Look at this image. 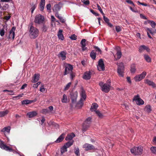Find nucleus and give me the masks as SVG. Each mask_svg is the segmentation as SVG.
I'll return each mask as SVG.
<instances>
[{"mask_svg": "<svg viewBox=\"0 0 156 156\" xmlns=\"http://www.w3.org/2000/svg\"><path fill=\"white\" fill-rule=\"evenodd\" d=\"M109 83H104L102 82H101L99 83V85L100 86L101 90L105 93H108L109 92L110 90L111 87V84L110 81H109L108 80L107 82Z\"/></svg>", "mask_w": 156, "mask_h": 156, "instance_id": "1", "label": "nucleus"}, {"mask_svg": "<svg viewBox=\"0 0 156 156\" xmlns=\"http://www.w3.org/2000/svg\"><path fill=\"white\" fill-rule=\"evenodd\" d=\"M29 32L30 38L33 39H35L38 36L39 33L38 30L33 26L30 27Z\"/></svg>", "mask_w": 156, "mask_h": 156, "instance_id": "2", "label": "nucleus"}, {"mask_svg": "<svg viewBox=\"0 0 156 156\" xmlns=\"http://www.w3.org/2000/svg\"><path fill=\"white\" fill-rule=\"evenodd\" d=\"M131 153L134 155H140L143 151V147L141 146L134 147L130 150Z\"/></svg>", "mask_w": 156, "mask_h": 156, "instance_id": "3", "label": "nucleus"}, {"mask_svg": "<svg viewBox=\"0 0 156 156\" xmlns=\"http://www.w3.org/2000/svg\"><path fill=\"white\" fill-rule=\"evenodd\" d=\"M118 66L117 72L119 76L123 77L124 76V67L123 63L121 62L117 63Z\"/></svg>", "mask_w": 156, "mask_h": 156, "instance_id": "4", "label": "nucleus"}, {"mask_svg": "<svg viewBox=\"0 0 156 156\" xmlns=\"http://www.w3.org/2000/svg\"><path fill=\"white\" fill-rule=\"evenodd\" d=\"M44 20V16L40 14H38L35 16L34 22L36 23L40 24L43 23Z\"/></svg>", "mask_w": 156, "mask_h": 156, "instance_id": "5", "label": "nucleus"}, {"mask_svg": "<svg viewBox=\"0 0 156 156\" xmlns=\"http://www.w3.org/2000/svg\"><path fill=\"white\" fill-rule=\"evenodd\" d=\"M91 119L90 117H88L84 122L83 125L82 130L84 132L86 131L89 127L91 123Z\"/></svg>", "mask_w": 156, "mask_h": 156, "instance_id": "6", "label": "nucleus"}, {"mask_svg": "<svg viewBox=\"0 0 156 156\" xmlns=\"http://www.w3.org/2000/svg\"><path fill=\"white\" fill-rule=\"evenodd\" d=\"M64 68L65 70L63 74L64 76L70 73L71 72H72L73 69V67L72 66L69 64H66Z\"/></svg>", "mask_w": 156, "mask_h": 156, "instance_id": "7", "label": "nucleus"}, {"mask_svg": "<svg viewBox=\"0 0 156 156\" xmlns=\"http://www.w3.org/2000/svg\"><path fill=\"white\" fill-rule=\"evenodd\" d=\"M146 74V72L144 71L141 74L136 76L134 77V79L136 82L140 81L145 77Z\"/></svg>", "mask_w": 156, "mask_h": 156, "instance_id": "8", "label": "nucleus"}, {"mask_svg": "<svg viewBox=\"0 0 156 156\" xmlns=\"http://www.w3.org/2000/svg\"><path fill=\"white\" fill-rule=\"evenodd\" d=\"M98 70L99 71H104L105 70V65L102 59H100L98 62V64L97 66Z\"/></svg>", "mask_w": 156, "mask_h": 156, "instance_id": "9", "label": "nucleus"}, {"mask_svg": "<svg viewBox=\"0 0 156 156\" xmlns=\"http://www.w3.org/2000/svg\"><path fill=\"white\" fill-rule=\"evenodd\" d=\"M0 147L4 150L9 152H12L13 151L12 148H10L9 146H6L4 144V142L0 140Z\"/></svg>", "mask_w": 156, "mask_h": 156, "instance_id": "10", "label": "nucleus"}, {"mask_svg": "<svg viewBox=\"0 0 156 156\" xmlns=\"http://www.w3.org/2000/svg\"><path fill=\"white\" fill-rule=\"evenodd\" d=\"M133 100L136 101V104L138 105H143L144 103V101L140 98L139 95L134 96Z\"/></svg>", "mask_w": 156, "mask_h": 156, "instance_id": "11", "label": "nucleus"}, {"mask_svg": "<svg viewBox=\"0 0 156 156\" xmlns=\"http://www.w3.org/2000/svg\"><path fill=\"white\" fill-rule=\"evenodd\" d=\"M71 98L72 100V103H75L76 101L77 97V93L76 92L73 93L72 92L71 94Z\"/></svg>", "mask_w": 156, "mask_h": 156, "instance_id": "12", "label": "nucleus"}, {"mask_svg": "<svg viewBox=\"0 0 156 156\" xmlns=\"http://www.w3.org/2000/svg\"><path fill=\"white\" fill-rule=\"evenodd\" d=\"M145 50H146L148 52H149L150 51V49L144 45H142L140 46L139 51L140 53H142Z\"/></svg>", "mask_w": 156, "mask_h": 156, "instance_id": "13", "label": "nucleus"}, {"mask_svg": "<svg viewBox=\"0 0 156 156\" xmlns=\"http://www.w3.org/2000/svg\"><path fill=\"white\" fill-rule=\"evenodd\" d=\"M83 147L85 148V150L86 151L93 149L94 148V147L93 145L88 144H84Z\"/></svg>", "mask_w": 156, "mask_h": 156, "instance_id": "14", "label": "nucleus"}, {"mask_svg": "<svg viewBox=\"0 0 156 156\" xmlns=\"http://www.w3.org/2000/svg\"><path fill=\"white\" fill-rule=\"evenodd\" d=\"M91 77V73L90 71L87 72L85 73L83 76V78L86 80L90 79Z\"/></svg>", "mask_w": 156, "mask_h": 156, "instance_id": "15", "label": "nucleus"}, {"mask_svg": "<svg viewBox=\"0 0 156 156\" xmlns=\"http://www.w3.org/2000/svg\"><path fill=\"white\" fill-rule=\"evenodd\" d=\"M16 27H12V29L9 31V38H10L12 37V39H14L15 37V32L14 31L15 30Z\"/></svg>", "mask_w": 156, "mask_h": 156, "instance_id": "16", "label": "nucleus"}, {"mask_svg": "<svg viewBox=\"0 0 156 156\" xmlns=\"http://www.w3.org/2000/svg\"><path fill=\"white\" fill-rule=\"evenodd\" d=\"M86 40L85 39H83L81 40L80 42L83 51H85L87 49V48L85 47L86 46Z\"/></svg>", "mask_w": 156, "mask_h": 156, "instance_id": "17", "label": "nucleus"}, {"mask_svg": "<svg viewBox=\"0 0 156 156\" xmlns=\"http://www.w3.org/2000/svg\"><path fill=\"white\" fill-rule=\"evenodd\" d=\"M67 54L66 52L65 51H61L58 56L61 57L62 59V60L66 59V55Z\"/></svg>", "mask_w": 156, "mask_h": 156, "instance_id": "18", "label": "nucleus"}, {"mask_svg": "<svg viewBox=\"0 0 156 156\" xmlns=\"http://www.w3.org/2000/svg\"><path fill=\"white\" fill-rule=\"evenodd\" d=\"M39 77L40 75L39 74H35L31 80L32 82L33 83L37 82L39 80Z\"/></svg>", "mask_w": 156, "mask_h": 156, "instance_id": "19", "label": "nucleus"}, {"mask_svg": "<svg viewBox=\"0 0 156 156\" xmlns=\"http://www.w3.org/2000/svg\"><path fill=\"white\" fill-rule=\"evenodd\" d=\"M75 136V134L73 133H72L70 134H68L66 137L65 139L66 140H71Z\"/></svg>", "mask_w": 156, "mask_h": 156, "instance_id": "20", "label": "nucleus"}, {"mask_svg": "<svg viewBox=\"0 0 156 156\" xmlns=\"http://www.w3.org/2000/svg\"><path fill=\"white\" fill-rule=\"evenodd\" d=\"M36 100H29L27 99L25 100H23V101H22V105L23 104H26V105H27L29 104H30L33 102H34L36 101Z\"/></svg>", "mask_w": 156, "mask_h": 156, "instance_id": "21", "label": "nucleus"}, {"mask_svg": "<svg viewBox=\"0 0 156 156\" xmlns=\"http://www.w3.org/2000/svg\"><path fill=\"white\" fill-rule=\"evenodd\" d=\"M37 114V113L35 111H32L31 112H30L28 113L27 114V115L29 118H32L35 116Z\"/></svg>", "mask_w": 156, "mask_h": 156, "instance_id": "22", "label": "nucleus"}, {"mask_svg": "<svg viewBox=\"0 0 156 156\" xmlns=\"http://www.w3.org/2000/svg\"><path fill=\"white\" fill-rule=\"evenodd\" d=\"M62 30H60L58 34V36L59 39L63 40L64 39V36L62 34Z\"/></svg>", "mask_w": 156, "mask_h": 156, "instance_id": "23", "label": "nucleus"}, {"mask_svg": "<svg viewBox=\"0 0 156 156\" xmlns=\"http://www.w3.org/2000/svg\"><path fill=\"white\" fill-rule=\"evenodd\" d=\"M98 105L97 103H94L92 104L90 110L92 112L94 111L98 108Z\"/></svg>", "mask_w": 156, "mask_h": 156, "instance_id": "24", "label": "nucleus"}, {"mask_svg": "<svg viewBox=\"0 0 156 156\" xmlns=\"http://www.w3.org/2000/svg\"><path fill=\"white\" fill-rule=\"evenodd\" d=\"M65 136V134H62L55 141L56 143H60L62 142Z\"/></svg>", "mask_w": 156, "mask_h": 156, "instance_id": "25", "label": "nucleus"}, {"mask_svg": "<svg viewBox=\"0 0 156 156\" xmlns=\"http://www.w3.org/2000/svg\"><path fill=\"white\" fill-rule=\"evenodd\" d=\"M145 82L149 86H152L153 87H155V84L152 81H151L148 79L146 80Z\"/></svg>", "mask_w": 156, "mask_h": 156, "instance_id": "26", "label": "nucleus"}, {"mask_svg": "<svg viewBox=\"0 0 156 156\" xmlns=\"http://www.w3.org/2000/svg\"><path fill=\"white\" fill-rule=\"evenodd\" d=\"M45 4V0H41L40 2V10L42 11L44 9Z\"/></svg>", "mask_w": 156, "mask_h": 156, "instance_id": "27", "label": "nucleus"}, {"mask_svg": "<svg viewBox=\"0 0 156 156\" xmlns=\"http://www.w3.org/2000/svg\"><path fill=\"white\" fill-rule=\"evenodd\" d=\"M96 52L94 50H92L90 53V56L94 60H95L96 58Z\"/></svg>", "mask_w": 156, "mask_h": 156, "instance_id": "28", "label": "nucleus"}, {"mask_svg": "<svg viewBox=\"0 0 156 156\" xmlns=\"http://www.w3.org/2000/svg\"><path fill=\"white\" fill-rule=\"evenodd\" d=\"M60 9L59 5L58 4H56L54 5L53 10L54 12H57L60 10Z\"/></svg>", "mask_w": 156, "mask_h": 156, "instance_id": "29", "label": "nucleus"}, {"mask_svg": "<svg viewBox=\"0 0 156 156\" xmlns=\"http://www.w3.org/2000/svg\"><path fill=\"white\" fill-rule=\"evenodd\" d=\"M9 113V111L7 110H6L4 111H1L0 112V117H3L7 114Z\"/></svg>", "mask_w": 156, "mask_h": 156, "instance_id": "30", "label": "nucleus"}, {"mask_svg": "<svg viewBox=\"0 0 156 156\" xmlns=\"http://www.w3.org/2000/svg\"><path fill=\"white\" fill-rule=\"evenodd\" d=\"M144 58L145 60L148 62H151V58L149 55H144Z\"/></svg>", "mask_w": 156, "mask_h": 156, "instance_id": "31", "label": "nucleus"}, {"mask_svg": "<svg viewBox=\"0 0 156 156\" xmlns=\"http://www.w3.org/2000/svg\"><path fill=\"white\" fill-rule=\"evenodd\" d=\"M55 16L59 19L61 22L62 23H64L65 22V21L64 20V19L62 16H59V15L58 12H57L56 13Z\"/></svg>", "mask_w": 156, "mask_h": 156, "instance_id": "32", "label": "nucleus"}, {"mask_svg": "<svg viewBox=\"0 0 156 156\" xmlns=\"http://www.w3.org/2000/svg\"><path fill=\"white\" fill-rule=\"evenodd\" d=\"M116 55L117 56V58H115V59L117 60L119 59L121 57L122 55L121 52L120 51H118Z\"/></svg>", "mask_w": 156, "mask_h": 156, "instance_id": "33", "label": "nucleus"}, {"mask_svg": "<svg viewBox=\"0 0 156 156\" xmlns=\"http://www.w3.org/2000/svg\"><path fill=\"white\" fill-rule=\"evenodd\" d=\"M10 130V126H7L3 128L1 132H6L7 133H9Z\"/></svg>", "mask_w": 156, "mask_h": 156, "instance_id": "34", "label": "nucleus"}, {"mask_svg": "<svg viewBox=\"0 0 156 156\" xmlns=\"http://www.w3.org/2000/svg\"><path fill=\"white\" fill-rule=\"evenodd\" d=\"M94 48L95 49V51L98 53V54H101L102 53V51L100 48L96 46H94Z\"/></svg>", "mask_w": 156, "mask_h": 156, "instance_id": "35", "label": "nucleus"}, {"mask_svg": "<svg viewBox=\"0 0 156 156\" xmlns=\"http://www.w3.org/2000/svg\"><path fill=\"white\" fill-rule=\"evenodd\" d=\"M67 101V96L66 95L64 94L63 95L62 98V103H66Z\"/></svg>", "mask_w": 156, "mask_h": 156, "instance_id": "36", "label": "nucleus"}, {"mask_svg": "<svg viewBox=\"0 0 156 156\" xmlns=\"http://www.w3.org/2000/svg\"><path fill=\"white\" fill-rule=\"evenodd\" d=\"M67 148L64 145L61 148V152L62 154H63V153L67 151Z\"/></svg>", "mask_w": 156, "mask_h": 156, "instance_id": "37", "label": "nucleus"}, {"mask_svg": "<svg viewBox=\"0 0 156 156\" xmlns=\"http://www.w3.org/2000/svg\"><path fill=\"white\" fill-rule=\"evenodd\" d=\"M148 23H150L151 26L153 28H154L155 27L156 25V23L153 21L149 20Z\"/></svg>", "mask_w": 156, "mask_h": 156, "instance_id": "38", "label": "nucleus"}, {"mask_svg": "<svg viewBox=\"0 0 156 156\" xmlns=\"http://www.w3.org/2000/svg\"><path fill=\"white\" fill-rule=\"evenodd\" d=\"M74 153L76 155L79 156L80 155V150L78 148H75Z\"/></svg>", "mask_w": 156, "mask_h": 156, "instance_id": "39", "label": "nucleus"}, {"mask_svg": "<svg viewBox=\"0 0 156 156\" xmlns=\"http://www.w3.org/2000/svg\"><path fill=\"white\" fill-rule=\"evenodd\" d=\"M136 69L134 65H132L131 66L130 71L131 73H134L136 71Z\"/></svg>", "mask_w": 156, "mask_h": 156, "instance_id": "40", "label": "nucleus"}, {"mask_svg": "<svg viewBox=\"0 0 156 156\" xmlns=\"http://www.w3.org/2000/svg\"><path fill=\"white\" fill-rule=\"evenodd\" d=\"M73 144V142L69 141L64 144L67 148L71 146Z\"/></svg>", "mask_w": 156, "mask_h": 156, "instance_id": "41", "label": "nucleus"}, {"mask_svg": "<svg viewBox=\"0 0 156 156\" xmlns=\"http://www.w3.org/2000/svg\"><path fill=\"white\" fill-rule=\"evenodd\" d=\"M145 109L146 111L148 113L150 112L151 111V106L150 105L146 106L145 107Z\"/></svg>", "mask_w": 156, "mask_h": 156, "instance_id": "42", "label": "nucleus"}, {"mask_svg": "<svg viewBox=\"0 0 156 156\" xmlns=\"http://www.w3.org/2000/svg\"><path fill=\"white\" fill-rule=\"evenodd\" d=\"M152 29L147 28L146 29V30L147 31V32H148L149 33H150L151 34H153L154 33H156V30H155V32H153L152 31Z\"/></svg>", "mask_w": 156, "mask_h": 156, "instance_id": "43", "label": "nucleus"}, {"mask_svg": "<svg viewBox=\"0 0 156 156\" xmlns=\"http://www.w3.org/2000/svg\"><path fill=\"white\" fill-rule=\"evenodd\" d=\"M95 113L97 114V115L99 118H102L103 116L102 114L98 110H96L95 111Z\"/></svg>", "mask_w": 156, "mask_h": 156, "instance_id": "44", "label": "nucleus"}, {"mask_svg": "<svg viewBox=\"0 0 156 156\" xmlns=\"http://www.w3.org/2000/svg\"><path fill=\"white\" fill-rule=\"evenodd\" d=\"M51 5L50 3L47 4L46 5V7L47 10L49 12H50L51 10Z\"/></svg>", "mask_w": 156, "mask_h": 156, "instance_id": "45", "label": "nucleus"}, {"mask_svg": "<svg viewBox=\"0 0 156 156\" xmlns=\"http://www.w3.org/2000/svg\"><path fill=\"white\" fill-rule=\"evenodd\" d=\"M151 150L152 152L156 154V147H152L151 148Z\"/></svg>", "mask_w": 156, "mask_h": 156, "instance_id": "46", "label": "nucleus"}, {"mask_svg": "<svg viewBox=\"0 0 156 156\" xmlns=\"http://www.w3.org/2000/svg\"><path fill=\"white\" fill-rule=\"evenodd\" d=\"M37 7V5L36 4L33 5L32 6L31 10V13L32 14L33 13L35 9Z\"/></svg>", "mask_w": 156, "mask_h": 156, "instance_id": "47", "label": "nucleus"}, {"mask_svg": "<svg viewBox=\"0 0 156 156\" xmlns=\"http://www.w3.org/2000/svg\"><path fill=\"white\" fill-rule=\"evenodd\" d=\"M97 7L98 8V10H99V11H100L101 13L102 14V15L103 16L105 15V14L103 13V12L102 11V10L101 9V7L98 4H97Z\"/></svg>", "mask_w": 156, "mask_h": 156, "instance_id": "48", "label": "nucleus"}, {"mask_svg": "<svg viewBox=\"0 0 156 156\" xmlns=\"http://www.w3.org/2000/svg\"><path fill=\"white\" fill-rule=\"evenodd\" d=\"M83 99L82 98H81L79 101L77 103V105H80V107H81L83 105Z\"/></svg>", "mask_w": 156, "mask_h": 156, "instance_id": "49", "label": "nucleus"}, {"mask_svg": "<svg viewBox=\"0 0 156 156\" xmlns=\"http://www.w3.org/2000/svg\"><path fill=\"white\" fill-rule=\"evenodd\" d=\"M81 94L82 98L84 99V100H85L86 98V95L85 92L83 91H82Z\"/></svg>", "mask_w": 156, "mask_h": 156, "instance_id": "50", "label": "nucleus"}, {"mask_svg": "<svg viewBox=\"0 0 156 156\" xmlns=\"http://www.w3.org/2000/svg\"><path fill=\"white\" fill-rule=\"evenodd\" d=\"M71 83V82H69L66 85L64 89L65 90H67L69 88L70 86Z\"/></svg>", "mask_w": 156, "mask_h": 156, "instance_id": "51", "label": "nucleus"}, {"mask_svg": "<svg viewBox=\"0 0 156 156\" xmlns=\"http://www.w3.org/2000/svg\"><path fill=\"white\" fill-rule=\"evenodd\" d=\"M7 91L8 92V94L9 95H12L13 94V92L12 90H3V92H5Z\"/></svg>", "mask_w": 156, "mask_h": 156, "instance_id": "52", "label": "nucleus"}, {"mask_svg": "<svg viewBox=\"0 0 156 156\" xmlns=\"http://www.w3.org/2000/svg\"><path fill=\"white\" fill-rule=\"evenodd\" d=\"M115 30L117 32H119L121 31V28L119 26H117L115 27Z\"/></svg>", "mask_w": 156, "mask_h": 156, "instance_id": "53", "label": "nucleus"}, {"mask_svg": "<svg viewBox=\"0 0 156 156\" xmlns=\"http://www.w3.org/2000/svg\"><path fill=\"white\" fill-rule=\"evenodd\" d=\"M126 1L127 3L130 4H131L134 6H135V5L134 4L133 2L131 0H126Z\"/></svg>", "mask_w": 156, "mask_h": 156, "instance_id": "54", "label": "nucleus"}, {"mask_svg": "<svg viewBox=\"0 0 156 156\" xmlns=\"http://www.w3.org/2000/svg\"><path fill=\"white\" fill-rule=\"evenodd\" d=\"M77 36L74 34L72 35L70 37V38L72 40H76V39Z\"/></svg>", "mask_w": 156, "mask_h": 156, "instance_id": "55", "label": "nucleus"}, {"mask_svg": "<svg viewBox=\"0 0 156 156\" xmlns=\"http://www.w3.org/2000/svg\"><path fill=\"white\" fill-rule=\"evenodd\" d=\"M5 31L4 29L1 30L0 31V35L1 36H3L4 35Z\"/></svg>", "mask_w": 156, "mask_h": 156, "instance_id": "56", "label": "nucleus"}, {"mask_svg": "<svg viewBox=\"0 0 156 156\" xmlns=\"http://www.w3.org/2000/svg\"><path fill=\"white\" fill-rule=\"evenodd\" d=\"M48 29V27L46 25H43V27H42V30L43 31L46 32Z\"/></svg>", "mask_w": 156, "mask_h": 156, "instance_id": "57", "label": "nucleus"}, {"mask_svg": "<svg viewBox=\"0 0 156 156\" xmlns=\"http://www.w3.org/2000/svg\"><path fill=\"white\" fill-rule=\"evenodd\" d=\"M94 15L96 16H99V14L95 12L93 10H91L90 11Z\"/></svg>", "mask_w": 156, "mask_h": 156, "instance_id": "58", "label": "nucleus"}, {"mask_svg": "<svg viewBox=\"0 0 156 156\" xmlns=\"http://www.w3.org/2000/svg\"><path fill=\"white\" fill-rule=\"evenodd\" d=\"M40 90L42 92H44L45 91V89L44 87V85H42L41 86L40 89Z\"/></svg>", "mask_w": 156, "mask_h": 156, "instance_id": "59", "label": "nucleus"}, {"mask_svg": "<svg viewBox=\"0 0 156 156\" xmlns=\"http://www.w3.org/2000/svg\"><path fill=\"white\" fill-rule=\"evenodd\" d=\"M70 78L72 79H73V78L75 76V74L74 73H73V71L72 72H71L70 73Z\"/></svg>", "mask_w": 156, "mask_h": 156, "instance_id": "60", "label": "nucleus"}, {"mask_svg": "<svg viewBox=\"0 0 156 156\" xmlns=\"http://www.w3.org/2000/svg\"><path fill=\"white\" fill-rule=\"evenodd\" d=\"M103 16V18L104 20L106 22V23H107L109 22V20L108 19L107 17H106L105 16V15Z\"/></svg>", "mask_w": 156, "mask_h": 156, "instance_id": "61", "label": "nucleus"}, {"mask_svg": "<svg viewBox=\"0 0 156 156\" xmlns=\"http://www.w3.org/2000/svg\"><path fill=\"white\" fill-rule=\"evenodd\" d=\"M41 83V82H39L36 84H34L33 87L34 88H37L38 85H39Z\"/></svg>", "mask_w": 156, "mask_h": 156, "instance_id": "62", "label": "nucleus"}, {"mask_svg": "<svg viewBox=\"0 0 156 156\" xmlns=\"http://www.w3.org/2000/svg\"><path fill=\"white\" fill-rule=\"evenodd\" d=\"M42 113L43 114H46L48 112V110L47 109H43L42 110Z\"/></svg>", "mask_w": 156, "mask_h": 156, "instance_id": "63", "label": "nucleus"}, {"mask_svg": "<svg viewBox=\"0 0 156 156\" xmlns=\"http://www.w3.org/2000/svg\"><path fill=\"white\" fill-rule=\"evenodd\" d=\"M82 2H83V3L86 5H88L90 4V2L89 0H86V1H84V0H83V1H82Z\"/></svg>", "mask_w": 156, "mask_h": 156, "instance_id": "64", "label": "nucleus"}]
</instances>
